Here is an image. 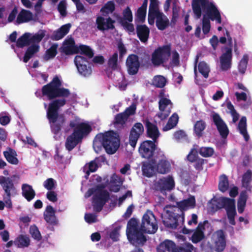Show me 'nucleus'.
Here are the masks:
<instances>
[{"label": "nucleus", "mask_w": 252, "mask_h": 252, "mask_svg": "<svg viewBox=\"0 0 252 252\" xmlns=\"http://www.w3.org/2000/svg\"><path fill=\"white\" fill-rule=\"evenodd\" d=\"M248 57L247 55H244L243 58L240 61L238 69L239 72L242 74H244L248 64Z\"/></svg>", "instance_id": "0e129e2a"}, {"label": "nucleus", "mask_w": 252, "mask_h": 252, "mask_svg": "<svg viewBox=\"0 0 252 252\" xmlns=\"http://www.w3.org/2000/svg\"><path fill=\"white\" fill-rule=\"evenodd\" d=\"M62 83L58 76H55L52 80L41 89L42 96H46L49 100H53L49 103L47 110V118L48 120L51 131L58 134L64 126L66 119L63 114L59 112L61 107L66 102L65 97L70 94L68 89L61 87Z\"/></svg>", "instance_id": "f257e3e1"}, {"label": "nucleus", "mask_w": 252, "mask_h": 252, "mask_svg": "<svg viewBox=\"0 0 252 252\" xmlns=\"http://www.w3.org/2000/svg\"><path fill=\"white\" fill-rule=\"evenodd\" d=\"M115 9V3L113 1H109L101 8L100 12L104 16L112 13Z\"/></svg>", "instance_id": "8fccbe9b"}, {"label": "nucleus", "mask_w": 252, "mask_h": 252, "mask_svg": "<svg viewBox=\"0 0 252 252\" xmlns=\"http://www.w3.org/2000/svg\"><path fill=\"white\" fill-rule=\"evenodd\" d=\"M226 211L227 218L235 217L236 215L235 201L233 199L225 208Z\"/></svg>", "instance_id": "603ef678"}, {"label": "nucleus", "mask_w": 252, "mask_h": 252, "mask_svg": "<svg viewBox=\"0 0 252 252\" xmlns=\"http://www.w3.org/2000/svg\"><path fill=\"white\" fill-rule=\"evenodd\" d=\"M22 194L28 201H31L35 196V192L32 186L24 184L22 186Z\"/></svg>", "instance_id": "2f4dec72"}, {"label": "nucleus", "mask_w": 252, "mask_h": 252, "mask_svg": "<svg viewBox=\"0 0 252 252\" xmlns=\"http://www.w3.org/2000/svg\"><path fill=\"white\" fill-rule=\"evenodd\" d=\"M206 127V123L204 121L202 120L197 121L193 126V134L198 138H200L203 136Z\"/></svg>", "instance_id": "72a5a7b5"}, {"label": "nucleus", "mask_w": 252, "mask_h": 252, "mask_svg": "<svg viewBox=\"0 0 252 252\" xmlns=\"http://www.w3.org/2000/svg\"><path fill=\"white\" fill-rule=\"evenodd\" d=\"M166 83V78L161 75H157L154 76L152 80V85L157 88H163Z\"/></svg>", "instance_id": "3c124183"}, {"label": "nucleus", "mask_w": 252, "mask_h": 252, "mask_svg": "<svg viewBox=\"0 0 252 252\" xmlns=\"http://www.w3.org/2000/svg\"><path fill=\"white\" fill-rule=\"evenodd\" d=\"M170 44L163 45L157 48L152 54L151 61L155 66L166 63L171 56Z\"/></svg>", "instance_id": "423d86ee"}, {"label": "nucleus", "mask_w": 252, "mask_h": 252, "mask_svg": "<svg viewBox=\"0 0 252 252\" xmlns=\"http://www.w3.org/2000/svg\"><path fill=\"white\" fill-rule=\"evenodd\" d=\"M92 130V127L89 124L82 122L78 124L77 126L73 129V132L82 139L83 137L90 133Z\"/></svg>", "instance_id": "b1692460"}, {"label": "nucleus", "mask_w": 252, "mask_h": 252, "mask_svg": "<svg viewBox=\"0 0 252 252\" xmlns=\"http://www.w3.org/2000/svg\"><path fill=\"white\" fill-rule=\"evenodd\" d=\"M32 17V14L31 11L22 9L18 15L16 22L18 24L26 23L31 21Z\"/></svg>", "instance_id": "58836bf2"}, {"label": "nucleus", "mask_w": 252, "mask_h": 252, "mask_svg": "<svg viewBox=\"0 0 252 252\" xmlns=\"http://www.w3.org/2000/svg\"><path fill=\"white\" fill-rule=\"evenodd\" d=\"M30 232L34 239L37 241H39L41 240L42 237L41 234L38 228L35 225H32L30 227Z\"/></svg>", "instance_id": "e2e57ef3"}, {"label": "nucleus", "mask_w": 252, "mask_h": 252, "mask_svg": "<svg viewBox=\"0 0 252 252\" xmlns=\"http://www.w3.org/2000/svg\"><path fill=\"white\" fill-rule=\"evenodd\" d=\"M74 63L80 74L88 77L92 73V65L87 59L80 55L76 56L74 58Z\"/></svg>", "instance_id": "9b49d317"}, {"label": "nucleus", "mask_w": 252, "mask_h": 252, "mask_svg": "<svg viewBox=\"0 0 252 252\" xmlns=\"http://www.w3.org/2000/svg\"><path fill=\"white\" fill-rule=\"evenodd\" d=\"M211 24L209 19L204 15L202 19V31L204 34H207L210 30Z\"/></svg>", "instance_id": "774afa93"}, {"label": "nucleus", "mask_w": 252, "mask_h": 252, "mask_svg": "<svg viewBox=\"0 0 252 252\" xmlns=\"http://www.w3.org/2000/svg\"><path fill=\"white\" fill-rule=\"evenodd\" d=\"M158 229V221L155 215L152 211L148 210L143 216L140 230L143 233L154 234Z\"/></svg>", "instance_id": "39448f33"}, {"label": "nucleus", "mask_w": 252, "mask_h": 252, "mask_svg": "<svg viewBox=\"0 0 252 252\" xmlns=\"http://www.w3.org/2000/svg\"><path fill=\"white\" fill-rule=\"evenodd\" d=\"M194 246L189 243H186L180 246H177L174 252H192Z\"/></svg>", "instance_id": "864d4df0"}, {"label": "nucleus", "mask_w": 252, "mask_h": 252, "mask_svg": "<svg viewBox=\"0 0 252 252\" xmlns=\"http://www.w3.org/2000/svg\"><path fill=\"white\" fill-rule=\"evenodd\" d=\"M179 121V117L176 113L173 114L169 118L166 125L163 127L162 130L167 131L174 128L177 125Z\"/></svg>", "instance_id": "a19ab883"}, {"label": "nucleus", "mask_w": 252, "mask_h": 252, "mask_svg": "<svg viewBox=\"0 0 252 252\" xmlns=\"http://www.w3.org/2000/svg\"><path fill=\"white\" fill-rule=\"evenodd\" d=\"M58 47V45L54 43L46 51L44 55V59L46 61L53 59L57 55Z\"/></svg>", "instance_id": "49530a36"}, {"label": "nucleus", "mask_w": 252, "mask_h": 252, "mask_svg": "<svg viewBox=\"0 0 252 252\" xmlns=\"http://www.w3.org/2000/svg\"><path fill=\"white\" fill-rule=\"evenodd\" d=\"M98 168L95 160H93L86 163L82 168L83 171L85 173L84 177L88 179L92 172H95Z\"/></svg>", "instance_id": "4c0bfd02"}, {"label": "nucleus", "mask_w": 252, "mask_h": 252, "mask_svg": "<svg viewBox=\"0 0 252 252\" xmlns=\"http://www.w3.org/2000/svg\"><path fill=\"white\" fill-rule=\"evenodd\" d=\"M120 140L119 135L113 131H108L104 133L97 134L93 143L94 149L97 147L98 149L99 145H102L106 152L109 155L114 154L120 147Z\"/></svg>", "instance_id": "7ed1b4c3"}, {"label": "nucleus", "mask_w": 252, "mask_h": 252, "mask_svg": "<svg viewBox=\"0 0 252 252\" xmlns=\"http://www.w3.org/2000/svg\"><path fill=\"white\" fill-rule=\"evenodd\" d=\"M248 198V195L246 190L242 191L237 202V209L238 213L242 214L244 212Z\"/></svg>", "instance_id": "ea45409f"}, {"label": "nucleus", "mask_w": 252, "mask_h": 252, "mask_svg": "<svg viewBox=\"0 0 252 252\" xmlns=\"http://www.w3.org/2000/svg\"><path fill=\"white\" fill-rule=\"evenodd\" d=\"M0 185L4 191L3 195L15 196L17 194V189L10 178L0 176Z\"/></svg>", "instance_id": "f3484780"}, {"label": "nucleus", "mask_w": 252, "mask_h": 252, "mask_svg": "<svg viewBox=\"0 0 252 252\" xmlns=\"http://www.w3.org/2000/svg\"><path fill=\"white\" fill-rule=\"evenodd\" d=\"M30 240L26 235H20L14 241V244L18 248L27 247L29 246Z\"/></svg>", "instance_id": "c03bdc74"}, {"label": "nucleus", "mask_w": 252, "mask_h": 252, "mask_svg": "<svg viewBox=\"0 0 252 252\" xmlns=\"http://www.w3.org/2000/svg\"><path fill=\"white\" fill-rule=\"evenodd\" d=\"M191 5L197 19L200 18L202 10L207 16L206 18L212 21H216L218 24L221 23L220 12L213 1L209 0H192Z\"/></svg>", "instance_id": "f03ea898"}, {"label": "nucleus", "mask_w": 252, "mask_h": 252, "mask_svg": "<svg viewBox=\"0 0 252 252\" xmlns=\"http://www.w3.org/2000/svg\"><path fill=\"white\" fill-rule=\"evenodd\" d=\"M218 188L222 192H226L229 188V181L227 176L225 174H222L219 177Z\"/></svg>", "instance_id": "37998d69"}, {"label": "nucleus", "mask_w": 252, "mask_h": 252, "mask_svg": "<svg viewBox=\"0 0 252 252\" xmlns=\"http://www.w3.org/2000/svg\"><path fill=\"white\" fill-rule=\"evenodd\" d=\"M136 32L137 37L142 42H147L150 35V29L146 25H137Z\"/></svg>", "instance_id": "4be33fe9"}, {"label": "nucleus", "mask_w": 252, "mask_h": 252, "mask_svg": "<svg viewBox=\"0 0 252 252\" xmlns=\"http://www.w3.org/2000/svg\"><path fill=\"white\" fill-rule=\"evenodd\" d=\"M211 118L221 137L226 138L229 134V129L224 121L217 113H213L211 115Z\"/></svg>", "instance_id": "dca6fc26"}, {"label": "nucleus", "mask_w": 252, "mask_h": 252, "mask_svg": "<svg viewBox=\"0 0 252 252\" xmlns=\"http://www.w3.org/2000/svg\"><path fill=\"white\" fill-rule=\"evenodd\" d=\"M77 53H80L87 56L89 58H92L94 56V52L92 49L88 46L80 45L77 46Z\"/></svg>", "instance_id": "de8ad7c7"}, {"label": "nucleus", "mask_w": 252, "mask_h": 252, "mask_svg": "<svg viewBox=\"0 0 252 252\" xmlns=\"http://www.w3.org/2000/svg\"><path fill=\"white\" fill-rule=\"evenodd\" d=\"M146 129L147 137L157 141L160 136V132L156 124L151 122L148 119L143 120Z\"/></svg>", "instance_id": "6ab92c4d"}, {"label": "nucleus", "mask_w": 252, "mask_h": 252, "mask_svg": "<svg viewBox=\"0 0 252 252\" xmlns=\"http://www.w3.org/2000/svg\"><path fill=\"white\" fill-rule=\"evenodd\" d=\"M45 31L40 30L38 33H35L32 36H30L31 43L33 44L39 43L45 36Z\"/></svg>", "instance_id": "4d7b16f0"}, {"label": "nucleus", "mask_w": 252, "mask_h": 252, "mask_svg": "<svg viewBox=\"0 0 252 252\" xmlns=\"http://www.w3.org/2000/svg\"><path fill=\"white\" fill-rule=\"evenodd\" d=\"M81 141L82 139L73 132L66 139L65 142L66 149L69 152L72 151Z\"/></svg>", "instance_id": "bb28decb"}, {"label": "nucleus", "mask_w": 252, "mask_h": 252, "mask_svg": "<svg viewBox=\"0 0 252 252\" xmlns=\"http://www.w3.org/2000/svg\"><path fill=\"white\" fill-rule=\"evenodd\" d=\"M222 54L220 57V68L222 71L229 70L232 64V49L231 47H224L222 49Z\"/></svg>", "instance_id": "4468645a"}, {"label": "nucleus", "mask_w": 252, "mask_h": 252, "mask_svg": "<svg viewBox=\"0 0 252 252\" xmlns=\"http://www.w3.org/2000/svg\"><path fill=\"white\" fill-rule=\"evenodd\" d=\"M237 129L240 134L243 135L245 140L248 142L250 136L247 129V119L246 117H242L240 119L237 126Z\"/></svg>", "instance_id": "e433bc0d"}, {"label": "nucleus", "mask_w": 252, "mask_h": 252, "mask_svg": "<svg viewBox=\"0 0 252 252\" xmlns=\"http://www.w3.org/2000/svg\"><path fill=\"white\" fill-rule=\"evenodd\" d=\"M173 103L171 100L167 98L159 99L158 101V108L159 112L157 116L161 120L166 119L171 112Z\"/></svg>", "instance_id": "ddd939ff"}, {"label": "nucleus", "mask_w": 252, "mask_h": 252, "mask_svg": "<svg viewBox=\"0 0 252 252\" xmlns=\"http://www.w3.org/2000/svg\"><path fill=\"white\" fill-rule=\"evenodd\" d=\"M128 119L124 115L123 112L117 114L114 119V125H120L121 126L124 125Z\"/></svg>", "instance_id": "13d9d810"}, {"label": "nucleus", "mask_w": 252, "mask_h": 252, "mask_svg": "<svg viewBox=\"0 0 252 252\" xmlns=\"http://www.w3.org/2000/svg\"><path fill=\"white\" fill-rule=\"evenodd\" d=\"M156 25L159 30L163 31L169 27V20L167 17L161 12L157 14Z\"/></svg>", "instance_id": "7c9ffc66"}, {"label": "nucleus", "mask_w": 252, "mask_h": 252, "mask_svg": "<svg viewBox=\"0 0 252 252\" xmlns=\"http://www.w3.org/2000/svg\"><path fill=\"white\" fill-rule=\"evenodd\" d=\"M252 181V171L248 169L242 176V186L247 189H250V184Z\"/></svg>", "instance_id": "a18cd8bd"}, {"label": "nucleus", "mask_w": 252, "mask_h": 252, "mask_svg": "<svg viewBox=\"0 0 252 252\" xmlns=\"http://www.w3.org/2000/svg\"><path fill=\"white\" fill-rule=\"evenodd\" d=\"M126 65L127 72L129 75H134L136 74L140 65L139 57L135 54L129 55L127 58Z\"/></svg>", "instance_id": "a211bd4d"}, {"label": "nucleus", "mask_w": 252, "mask_h": 252, "mask_svg": "<svg viewBox=\"0 0 252 252\" xmlns=\"http://www.w3.org/2000/svg\"><path fill=\"white\" fill-rule=\"evenodd\" d=\"M156 160L152 159L150 163H146L143 164L142 169L143 174L147 177H151L153 176L156 167Z\"/></svg>", "instance_id": "473e14b6"}, {"label": "nucleus", "mask_w": 252, "mask_h": 252, "mask_svg": "<svg viewBox=\"0 0 252 252\" xmlns=\"http://www.w3.org/2000/svg\"><path fill=\"white\" fill-rule=\"evenodd\" d=\"M150 5L149 8V12L155 13L157 15L161 13L160 11L158 6V0H150Z\"/></svg>", "instance_id": "6e6d98bb"}, {"label": "nucleus", "mask_w": 252, "mask_h": 252, "mask_svg": "<svg viewBox=\"0 0 252 252\" xmlns=\"http://www.w3.org/2000/svg\"><path fill=\"white\" fill-rule=\"evenodd\" d=\"M144 128L141 123H135L130 129L129 135V144L134 148L140 136L143 134Z\"/></svg>", "instance_id": "2eb2a0df"}, {"label": "nucleus", "mask_w": 252, "mask_h": 252, "mask_svg": "<svg viewBox=\"0 0 252 252\" xmlns=\"http://www.w3.org/2000/svg\"><path fill=\"white\" fill-rule=\"evenodd\" d=\"M217 238L215 242L216 251L220 252L223 251L226 246L225 235L223 230H220L216 233Z\"/></svg>", "instance_id": "c756f323"}, {"label": "nucleus", "mask_w": 252, "mask_h": 252, "mask_svg": "<svg viewBox=\"0 0 252 252\" xmlns=\"http://www.w3.org/2000/svg\"><path fill=\"white\" fill-rule=\"evenodd\" d=\"M30 36L31 34L28 32L24 33L16 41V46L18 48H23L25 46L30 45Z\"/></svg>", "instance_id": "79ce46f5"}, {"label": "nucleus", "mask_w": 252, "mask_h": 252, "mask_svg": "<svg viewBox=\"0 0 252 252\" xmlns=\"http://www.w3.org/2000/svg\"><path fill=\"white\" fill-rule=\"evenodd\" d=\"M156 142L147 140L141 143L138 151L141 157L148 159L153 157L157 149Z\"/></svg>", "instance_id": "f8f14e48"}, {"label": "nucleus", "mask_w": 252, "mask_h": 252, "mask_svg": "<svg viewBox=\"0 0 252 252\" xmlns=\"http://www.w3.org/2000/svg\"><path fill=\"white\" fill-rule=\"evenodd\" d=\"M123 17H120L119 18V21L120 22L123 19H125V21H128V22H131L133 20L132 11L130 10L129 7L127 6L126 9L123 12Z\"/></svg>", "instance_id": "5fc2aeb1"}, {"label": "nucleus", "mask_w": 252, "mask_h": 252, "mask_svg": "<svg viewBox=\"0 0 252 252\" xmlns=\"http://www.w3.org/2000/svg\"><path fill=\"white\" fill-rule=\"evenodd\" d=\"M199 154L203 157H210L214 153V150L211 147H201L198 151Z\"/></svg>", "instance_id": "052dcab7"}, {"label": "nucleus", "mask_w": 252, "mask_h": 252, "mask_svg": "<svg viewBox=\"0 0 252 252\" xmlns=\"http://www.w3.org/2000/svg\"><path fill=\"white\" fill-rule=\"evenodd\" d=\"M161 157V158L158 163H156V167L158 173L164 174L169 172L171 166L169 162L165 159L163 154L162 155Z\"/></svg>", "instance_id": "a878e982"}, {"label": "nucleus", "mask_w": 252, "mask_h": 252, "mask_svg": "<svg viewBox=\"0 0 252 252\" xmlns=\"http://www.w3.org/2000/svg\"><path fill=\"white\" fill-rule=\"evenodd\" d=\"M56 181L53 178H48L43 183L44 187L49 190H52L56 188Z\"/></svg>", "instance_id": "338daca9"}, {"label": "nucleus", "mask_w": 252, "mask_h": 252, "mask_svg": "<svg viewBox=\"0 0 252 252\" xmlns=\"http://www.w3.org/2000/svg\"><path fill=\"white\" fill-rule=\"evenodd\" d=\"M232 199L227 197L213 198L211 200V208L214 211H217L222 208H225Z\"/></svg>", "instance_id": "393cba45"}, {"label": "nucleus", "mask_w": 252, "mask_h": 252, "mask_svg": "<svg viewBox=\"0 0 252 252\" xmlns=\"http://www.w3.org/2000/svg\"><path fill=\"white\" fill-rule=\"evenodd\" d=\"M174 211L167 210L166 216L163 218L162 222L164 226L167 228L176 229L179 225V221H181L182 223L184 222L185 213L179 209H177Z\"/></svg>", "instance_id": "0eeeda50"}, {"label": "nucleus", "mask_w": 252, "mask_h": 252, "mask_svg": "<svg viewBox=\"0 0 252 252\" xmlns=\"http://www.w3.org/2000/svg\"><path fill=\"white\" fill-rule=\"evenodd\" d=\"M39 46L38 44H32L30 46L25 52L23 61L27 63L32 58L34 54L39 52Z\"/></svg>", "instance_id": "c9c22d12"}, {"label": "nucleus", "mask_w": 252, "mask_h": 252, "mask_svg": "<svg viewBox=\"0 0 252 252\" xmlns=\"http://www.w3.org/2000/svg\"><path fill=\"white\" fill-rule=\"evenodd\" d=\"M109 199L110 194L107 190L98 188L92 198L94 211L96 212H100Z\"/></svg>", "instance_id": "1a4fd4ad"}, {"label": "nucleus", "mask_w": 252, "mask_h": 252, "mask_svg": "<svg viewBox=\"0 0 252 252\" xmlns=\"http://www.w3.org/2000/svg\"><path fill=\"white\" fill-rule=\"evenodd\" d=\"M146 12L147 11L146 10H143L138 8L137 12L135 14V21L140 23H144L145 21Z\"/></svg>", "instance_id": "bf43d9fd"}, {"label": "nucleus", "mask_w": 252, "mask_h": 252, "mask_svg": "<svg viewBox=\"0 0 252 252\" xmlns=\"http://www.w3.org/2000/svg\"><path fill=\"white\" fill-rule=\"evenodd\" d=\"M176 247L172 241L166 240L157 247V252H174Z\"/></svg>", "instance_id": "cd10ccee"}, {"label": "nucleus", "mask_w": 252, "mask_h": 252, "mask_svg": "<svg viewBox=\"0 0 252 252\" xmlns=\"http://www.w3.org/2000/svg\"><path fill=\"white\" fill-rule=\"evenodd\" d=\"M179 209L182 211L186 210L188 208H193L195 206V199L194 196H190L187 199L177 202Z\"/></svg>", "instance_id": "f704fd0d"}, {"label": "nucleus", "mask_w": 252, "mask_h": 252, "mask_svg": "<svg viewBox=\"0 0 252 252\" xmlns=\"http://www.w3.org/2000/svg\"><path fill=\"white\" fill-rule=\"evenodd\" d=\"M198 69L199 73H201L205 78H207L209 77L210 68L206 62L204 61L199 62L198 64Z\"/></svg>", "instance_id": "09e8293b"}, {"label": "nucleus", "mask_w": 252, "mask_h": 252, "mask_svg": "<svg viewBox=\"0 0 252 252\" xmlns=\"http://www.w3.org/2000/svg\"><path fill=\"white\" fill-rule=\"evenodd\" d=\"M115 23V21L110 17L105 19L103 17L98 16L96 19L97 28L100 31L113 30Z\"/></svg>", "instance_id": "aec40b11"}, {"label": "nucleus", "mask_w": 252, "mask_h": 252, "mask_svg": "<svg viewBox=\"0 0 252 252\" xmlns=\"http://www.w3.org/2000/svg\"><path fill=\"white\" fill-rule=\"evenodd\" d=\"M3 154L8 162L13 165L18 164L19 160L17 158V154L15 150L10 147H7Z\"/></svg>", "instance_id": "c85d7f7f"}, {"label": "nucleus", "mask_w": 252, "mask_h": 252, "mask_svg": "<svg viewBox=\"0 0 252 252\" xmlns=\"http://www.w3.org/2000/svg\"><path fill=\"white\" fill-rule=\"evenodd\" d=\"M55 213V210L51 205L47 206L43 213L44 219L47 223L52 225H57L58 224Z\"/></svg>", "instance_id": "412c9836"}, {"label": "nucleus", "mask_w": 252, "mask_h": 252, "mask_svg": "<svg viewBox=\"0 0 252 252\" xmlns=\"http://www.w3.org/2000/svg\"><path fill=\"white\" fill-rule=\"evenodd\" d=\"M136 104L132 103L128 107L126 108L123 112L126 117L128 119L130 116L134 115L136 113Z\"/></svg>", "instance_id": "69168bd1"}, {"label": "nucleus", "mask_w": 252, "mask_h": 252, "mask_svg": "<svg viewBox=\"0 0 252 252\" xmlns=\"http://www.w3.org/2000/svg\"><path fill=\"white\" fill-rule=\"evenodd\" d=\"M175 183L173 177L171 175L159 179L154 184L153 189L155 190L159 191L163 195H166L167 192H170L174 189Z\"/></svg>", "instance_id": "6e6552de"}, {"label": "nucleus", "mask_w": 252, "mask_h": 252, "mask_svg": "<svg viewBox=\"0 0 252 252\" xmlns=\"http://www.w3.org/2000/svg\"><path fill=\"white\" fill-rule=\"evenodd\" d=\"M207 223H208V221L207 220L200 222L195 229H188L184 226L182 228L181 232L184 234H190L193 233L191 237V240L193 243L196 244L205 238L204 231L205 229V225Z\"/></svg>", "instance_id": "9d476101"}, {"label": "nucleus", "mask_w": 252, "mask_h": 252, "mask_svg": "<svg viewBox=\"0 0 252 252\" xmlns=\"http://www.w3.org/2000/svg\"><path fill=\"white\" fill-rule=\"evenodd\" d=\"M70 28L71 24L69 23L63 25L57 30L53 32L50 38L55 41L62 39L68 33Z\"/></svg>", "instance_id": "5701e85b"}, {"label": "nucleus", "mask_w": 252, "mask_h": 252, "mask_svg": "<svg viewBox=\"0 0 252 252\" xmlns=\"http://www.w3.org/2000/svg\"><path fill=\"white\" fill-rule=\"evenodd\" d=\"M126 234L129 241L133 245H143L147 241L145 236L138 227L137 219L132 218L127 224Z\"/></svg>", "instance_id": "20e7f679"}, {"label": "nucleus", "mask_w": 252, "mask_h": 252, "mask_svg": "<svg viewBox=\"0 0 252 252\" xmlns=\"http://www.w3.org/2000/svg\"><path fill=\"white\" fill-rule=\"evenodd\" d=\"M108 66L113 70H115L117 68L118 65V53H114L113 55L109 58L108 61Z\"/></svg>", "instance_id": "680f3d73"}]
</instances>
